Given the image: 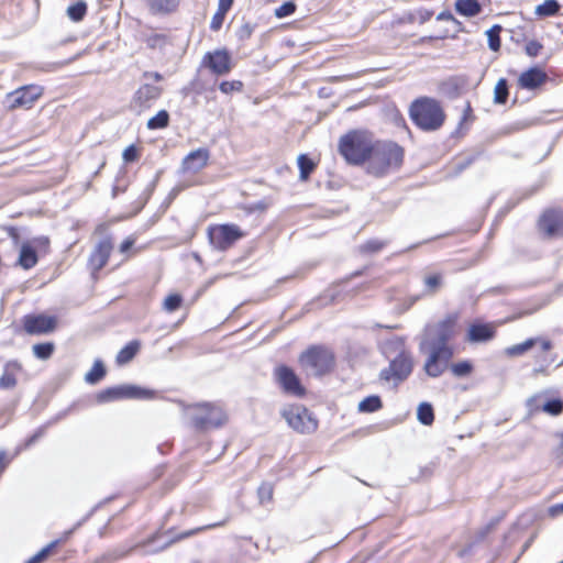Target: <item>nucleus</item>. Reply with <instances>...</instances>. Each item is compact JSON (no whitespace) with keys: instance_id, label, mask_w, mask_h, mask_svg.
I'll use <instances>...</instances> for the list:
<instances>
[{"instance_id":"nucleus-42","label":"nucleus","mask_w":563,"mask_h":563,"mask_svg":"<svg viewBox=\"0 0 563 563\" xmlns=\"http://www.w3.org/2000/svg\"><path fill=\"white\" fill-rule=\"evenodd\" d=\"M543 411L552 416H558L563 410V402L559 399H553L545 402L542 407Z\"/></svg>"},{"instance_id":"nucleus-56","label":"nucleus","mask_w":563,"mask_h":563,"mask_svg":"<svg viewBox=\"0 0 563 563\" xmlns=\"http://www.w3.org/2000/svg\"><path fill=\"white\" fill-rule=\"evenodd\" d=\"M232 4L233 0H219L218 10L227 14L228 11L231 9Z\"/></svg>"},{"instance_id":"nucleus-4","label":"nucleus","mask_w":563,"mask_h":563,"mask_svg":"<svg viewBox=\"0 0 563 563\" xmlns=\"http://www.w3.org/2000/svg\"><path fill=\"white\" fill-rule=\"evenodd\" d=\"M409 114L415 124L423 131L438 130L445 118L440 103L427 97L413 101Z\"/></svg>"},{"instance_id":"nucleus-55","label":"nucleus","mask_w":563,"mask_h":563,"mask_svg":"<svg viewBox=\"0 0 563 563\" xmlns=\"http://www.w3.org/2000/svg\"><path fill=\"white\" fill-rule=\"evenodd\" d=\"M135 243V239L130 236L125 239L120 245V252L126 253Z\"/></svg>"},{"instance_id":"nucleus-54","label":"nucleus","mask_w":563,"mask_h":563,"mask_svg":"<svg viewBox=\"0 0 563 563\" xmlns=\"http://www.w3.org/2000/svg\"><path fill=\"white\" fill-rule=\"evenodd\" d=\"M548 514L550 517L552 518H555L560 515L563 514V503H560V504H555V505H552L549 509H548Z\"/></svg>"},{"instance_id":"nucleus-16","label":"nucleus","mask_w":563,"mask_h":563,"mask_svg":"<svg viewBox=\"0 0 563 563\" xmlns=\"http://www.w3.org/2000/svg\"><path fill=\"white\" fill-rule=\"evenodd\" d=\"M55 328V317L37 314L24 318V329L29 334H45L54 331Z\"/></svg>"},{"instance_id":"nucleus-57","label":"nucleus","mask_w":563,"mask_h":563,"mask_svg":"<svg viewBox=\"0 0 563 563\" xmlns=\"http://www.w3.org/2000/svg\"><path fill=\"white\" fill-rule=\"evenodd\" d=\"M44 431H45L44 428H40L37 431H35V433L27 439L25 446H30L33 443H35L36 440L44 434Z\"/></svg>"},{"instance_id":"nucleus-20","label":"nucleus","mask_w":563,"mask_h":563,"mask_svg":"<svg viewBox=\"0 0 563 563\" xmlns=\"http://www.w3.org/2000/svg\"><path fill=\"white\" fill-rule=\"evenodd\" d=\"M179 0H145L148 11L154 15H168L178 10Z\"/></svg>"},{"instance_id":"nucleus-25","label":"nucleus","mask_w":563,"mask_h":563,"mask_svg":"<svg viewBox=\"0 0 563 563\" xmlns=\"http://www.w3.org/2000/svg\"><path fill=\"white\" fill-rule=\"evenodd\" d=\"M140 349L139 341H132L121 349L117 355V363L122 365L129 363L137 353Z\"/></svg>"},{"instance_id":"nucleus-8","label":"nucleus","mask_w":563,"mask_h":563,"mask_svg":"<svg viewBox=\"0 0 563 563\" xmlns=\"http://www.w3.org/2000/svg\"><path fill=\"white\" fill-rule=\"evenodd\" d=\"M288 426L299 433H312L318 428L316 418L300 405L289 406L283 410Z\"/></svg>"},{"instance_id":"nucleus-38","label":"nucleus","mask_w":563,"mask_h":563,"mask_svg":"<svg viewBox=\"0 0 563 563\" xmlns=\"http://www.w3.org/2000/svg\"><path fill=\"white\" fill-rule=\"evenodd\" d=\"M57 544V540L52 541L45 548L38 551L35 555L30 558L25 563H42L52 553V551L56 548Z\"/></svg>"},{"instance_id":"nucleus-43","label":"nucleus","mask_w":563,"mask_h":563,"mask_svg":"<svg viewBox=\"0 0 563 563\" xmlns=\"http://www.w3.org/2000/svg\"><path fill=\"white\" fill-rule=\"evenodd\" d=\"M243 84L240 80L223 81L220 84L219 89L221 92L229 95L233 91H241Z\"/></svg>"},{"instance_id":"nucleus-19","label":"nucleus","mask_w":563,"mask_h":563,"mask_svg":"<svg viewBox=\"0 0 563 563\" xmlns=\"http://www.w3.org/2000/svg\"><path fill=\"white\" fill-rule=\"evenodd\" d=\"M209 158L207 148L195 150L183 159L181 169L185 173H198L207 166Z\"/></svg>"},{"instance_id":"nucleus-2","label":"nucleus","mask_w":563,"mask_h":563,"mask_svg":"<svg viewBox=\"0 0 563 563\" xmlns=\"http://www.w3.org/2000/svg\"><path fill=\"white\" fill-rule=\"evenodd\" d=\"M404 150L393 142H377L367 163V172L384 176L397 170L402 164Z\"/></svg>"},{"instance_id":"nucleus-47","label":"nucleus","mask_w":563,"mask_h":563,"mask_svg":"<svg viewBox=\"0 0 563 563\" xmlns=\"http://www.w3.org/2000/svg\"><path fill=\"white\" fill-rule=\"evenodd\" d=\"M383 246H384V243H382L377 240H371L361 246V251L364 253L365 252L374 253V252H378L379 250H382Z\"/></svg>"},{"instance_id":"nucleus-31","label":"nucleus","mask_w":563,"mask_h":563,"mask_svg":"<svg viewBox=\"0 0 563 563\" xmlns=\"http://www.w3.org/2000/svg\"><path fill=\"white\" fill-rule=\"evenodd\" d=\"M87 12V4L84 1H78L75 4H71L67 9V14L70 20L75 22H79L84 19Z\"/></svg>"},{"instance_id":"nucleus-21","label":"nucleus","mask_w":563,"mask_h":563,"mask_svg":"<svg viewBox=\"0 0 563 563\" xmlns=\"http://www.w3.org/2000/svg\"><path fill=\"white\" fill-rule=\"evenodd\" d=\"M545 79V73L539 68H531L520 75L519 86L525 89H534L541 86Z\"/></svg>"},{"instance_id":"nucleus-11","label":"nucleus","mask_w":563,"mask_h":563,"mask_svg":"<svg viewBox=\"0 0 563 563\" xmlns=\"http://www.w3.org/2000/svg\"><path fill=\"white\" fill-rule=\"evenodd\" d=\"M454 321L451 319L438 323L428 331V339L421 345V349H450L446 344L448 340L453 335Z\"/></svg>"},{"instance_id":"nucleus-45","label":"nucleus","mask_w":563,"mask_h":563,"mask_svg":"<svg viewBox=\"0 0 563 563\" xmlns=\"http://www.w3.org/2000/svg\"><path fill=\"white\" fill-rule=\"evenodd\" d=\"M16 385V378L13 373L3 371L0 377V388L8 389L13 388Z\"/></svg>"},{"instance_id":"nucleus-7","label":"nucleus","mask_w":563,"mask_h":563,"mask_svg":"<svg viewBox=\"0 0 563 563\" xmlns=\"http://www.w3.org/2000/svg\"><path fill=\"white\" fill-rule=\"evenodd\" d=\"M154 391L135 385L122 384L106 388L96 395L99 404L111 402L121 399H151Z\"/></svg>"},{"instance_id":"nucleus-61","label":"nucleus","mask_w":563,"mask_h":563,"mask_svg":"<svg viewBox=\"0 0 563 563\" xmlns=\"http://www.w3.org/2000/svg\"><path fill=\"white\" fill-rule=\"evenodd\" d=\"M33 242L38 245H47L48 244V240L46 238H38V239H35Z\"/></svg>"},{"instance_id":"nucleus-35","label":"nucleus","mask_w":563,"mask_h":563,"mask_svg":"<svg viewBox=\"0 0 563 563\" xmlns=\"http://www.w3.org/2000/svg\"><path fill=\"white\" fill-rule=\"evenodd\" d=\"M298 166L300 169L301 180H307L310 173L314 169V163L305 154L299 155Z\"/></svg>"},{"instance_id":"nucleus-53","label":"nucleus","mask_w":563,"mask_h":563,"mask_svg":"<svg viewBox=\"0 0 563 563\" xmlns=\"http://www.w3.org/2000/svg\"><path fill=\"white\" fill-rule=\"evenodd\" d=\"M437 20L439 21H451L453 22L456 26H460V22L452 15L451 12L449 11H442L440 12L438 15H437Z\"/></svg>"},{"instance_id":"nucleus-39","label":"nucleus","mask_w":563,"mask_h":563,"mask_svg":"<svg viewBox=\"0 0 563 563\" xmlns=\"http://www.w3.org/2000/svg\"><path fill=\"white\" fill-rule=\"evenodd\" d=\"M181 301H183V299H181L180 295L172 294L165 298V300L163 302V308L167 312H174L180 307Z\"/></svg>"},{"instance_id":"nucleus-48","label":"nucleus","mask_w":563,"mask_h":563,"mask_svg":"<svg viewBox=\"0 0 563 563\" xmlns=\"http://www.w3.org/2000/svg\"><path fill=\"white\" fill-rule=\"evenodd\" d=\"M253 31H254V27L250 23H244L238 30L236 35H238L239 40L245 41L251 37Z\"/></svg>"},{"instance_id":"nucleus-58","label":"nucleus","mask_w":563,"mask_h":563,"mask_svg":"<svg viewBox=\"0 0 563 563\" xmlns=\"http://www.w3.org/2000/svg\"><path fill=\"white\" fill-rule=\"evenodd\" d=\"M418 15H419V22L424 23L431 18L432 13L428 10H422V11L418 12Z\"/></svg>"},{"instance_id":"nucleus-40","label":"nucleus","mask_w":563,"mask_h":563,"mask_svg":"<svg viewBox=\"0 0 563 563\" xmlns=\"http://www.w3.org/2000/svg\"><path fill=\"white\" fill-rule=\"evenodd\" d=\"M473 369V366L470 362L463 361L455 363L451 366L452 373L457 377L467 376Z\"/></svg>"},{"instance_id":"nucleus-18","label":"nucleus","mask_w":563,"mask_h":563,"mask_svg":"<svg viewBox=\"0 0 563 563\" xmlns=\"http://www.w3.org/2000/svg\"><path fill=\"white\" fill-rule=\"evenodd\" d=\"M112 249V242L108 238L96 245L89 257V266L93 275L108 263Z\"/></svg>"},{"instance_id":"nucleus-26","label":"nucleus","mask_w":563,"mask_h":563,"mask_svg":"<svg viewBox=\"0 0 563 563\" xmlns=\"http://www.w3.org/2000/svg\"><path fill=\"white\" fill-rule=\"evenodd\" d=\"M537 343H538V339L530 338L522 343L515 344L512 346L507 347L505 350V353L511 357L519 356V355L525 354L530 349H532Z\"/></svg>"},{"instance_id":"nucleus-41","label":"nucleus","mask_w":563,"mask_h":563,"mask_svg":"<svg viewBox=\"0 0 563 563\" xmlns=\"http://www.w3.org/2000/svg\"><path fill=\"white\" fill-rule=\"evenodd\" d=\"M442 277L440 274L427 276L424 278V286L429 294H434L441 286Z\"/></svg>"},{"instance_id":"nucleus-27","label":"nucleus","mask_w":563,"mask_h":563,"mask_svg":"<svg viewBox=\"0 0 563 563\" xmlns=\"http://www.w3.org/2000/svg\"><path fill=\"white\" fill-rule=\"evenodd\" d=\"M417 418L424 426L432 424L434 420L432 406L429 402H421L417 409Z\"/></svg>"},{"instance_id":"nucleus-5","label":"nucleus","mask_w":563,"mask_h":563,"mask_svg":"<svg viewBox=\"0 0 563 563\" xmlns=\"http://www.w3.org/2000/svg\"><path fill=\"white\" fill-rule=\"evenodd\" d=\"M194 427L200 431L219 428L227 422V413L221 406L212 402L189 405L184 408Z\"/></svg>"},{"instance_id":"nucleus-3","label":"nucleus","mask_w":563,"mask_h":563,"mask_svg":"<svg viewBox=\"0 0 563 563\" xmlns=\"http://www.w3.org/2000/svg\"><path fill=\"white\" fill-rule=\"evenodd\" d=\"M387 344L397 351V355L390 361L388 367L380 371L379 379L397 387L411 374L413 369V360L411 354L405 349L402 340L394 339Z\"/></svg>"},{"instance_id":"nucleus-17","label":"nucleus","mask_w":563,"mask_h":563,"mask_svg":"<svg viewBox=\"0 0 563 563\" xmlns=\"http://www.w3.org/2000/svg\"><path fill=\"white\" fill-rule=\"evenodd\" d=\"M539 228L548 236L563 235V211H545L539 220Z\"/></svg>"},{"instance_id":"nucleus-63","label":"nucleus","mask_w":563,"mask_h":563,"mask_svg":"<svg viewBox=\"0 0 563 563\" xmlns=\"http://www.w3.org/2000/svg\"><path fill=\"white\" fill-rule=\"evenodd\" d=\"M560 451L563 454V437H562V440H561V443H560Z\"/></svg>"},{"instance_id":"nucleus-14","label":"nucleus","mask_w":563,"mask_h":563,"mask_svg":"<svg viewBox=\"0 0 563 563\" xmlns=\"http://www.w3.org/2000/svg\"><path fill=\"white\" fill-rule=\"evenodd\" d=\"M202 65L216 75H225L231 68V56L227 49L208 52L202 59Z\"/></svg>"},{"instance_id":"nucleus-46","label":"nucleus","mask_w":563,"mask_h":563,"mask_svg":"<svg viewBox=\"0 0 563 563\" xmlns=\"http://www.w3.org/2000/svg\"><path fill=\"white\" fill-rule=\"evenodd\" d=\"M258 498H260V501L262 504H264L265 501H269L273 497V487L271 484H262L260 487H258Z\"/></svg>"},{"instance_id":"nucleus-50","label":"nucleus","mask_w":563,"mask_h":563,"mask_svg":"<svg viewBox=\"0 0 563 563\" xmlns=\"http://www.w3.org/2000/svg\"><path fill=\"white\" fill-rule=\"evenodd\" d=\"M122 157H123L124 162H126V163L136 161L139 157L136 147L134 145L128 146L123 151Z\"/></svg>"},{"instance_id":"nucleus-32","label":"nucleus","mask_w":563,"mask_h":563,"mask_svg":"<svg viewBox=\"0 0 563 563\" xmlns=\"http://www.w3.org/2000/svg\"><path fill=\"white\" fill-rule=\"evenodd\" d=\"M145 43L152 49H162L168 44V37L165 34L152 33L145 37Z\"/></svg>"},{"instance_id":"nucleus-30","label":"nucleus","mask_w":563,"mask_h":563,"mask_svg":"<svg viewBox=\"0 0 563 563\" xmlns=\"http://www.w3.org/2000/svg\"><path fill=\"white\" fill-rule=\"evenodd\" d=\"M169 114L166 110H161L156 115L147 121V128L150 130L163 129L168 125Z\"/></svg>"},{"instance_id":"nucleus-60","label":"nucleus","mask_w":563,"mask_h":563,"mask_svg":"<svg viewBox=\"0 0 563 563\" xmlns=\"http://www.w3.org/2000/svg\"><path fill=\"white\" fill-rule=\"evenodd\" d=\"M8 233L9 235L13 239V241L15 243H18V240H19V233H18V230L15 228H9L8 229Z\"/></svg>"},{"instance_id":"nucleus-36","label":"nucleus","mask_w":563,"mask_h":563,"mask_svg":"<svg viewBox=\"0 0 563 563\" xmlns=\"http://www.w3.org/2000/svg\"><path fill=\"white\" fill-rule=\"evenodd\" d=\"M560 9L559 3L555 0H545L542 4L538 5L536 9V13L539 15H553Z\"/></svg>"},{"instance_id":"nucleus-44","label":"nucleus","mask_w":563,"mask_h":563,"mask_svg":"<svg viewBox=\"0 0 563 563\" xmlns=\"http://www.w3.org/2000/svg\"><path fill=\"white\" fill-rule=\"evenodd\" d=\"M296 10V4L292 1H287L284 4H282L279 8L275 9V15L278 19L288 16L292 14Z\"/></svg>"},{"instance_id":"nucleus-23","label":"nucleus","mask_w":563,"mask_h":563,"mask_svg":"<svg viewBox=\"0 0 563 563\" xmlns=\"http://www.w3.org/2000/svg\"><path fill=\"white\" fill-rule=\"evenodd\" d=\"M494 331L485 324H473L468 329V340L472 342H484L493 338Z\"/></svg>"},{"instance_id":"nucleus-49","label":"nucleus","mask_w":563,"mask_h":563,"mask_svg":"<svg viewBox=\"0 0 563 563\" xmlns=\"http://www.w3.org/2000/svg\"><path fill=\"white\" fill-rule=\"evenodd\" d=\"M225 13L217 10V12L213 14L211 22H210V29L213 31H218L221 29L223 21H224Z\"/></svg>"},{"instance_id":"nucleus-37","label":"nucleus","mask_w":563,"mask_h":563,"mask_svg":"<svg viewBox=\"0 0 563 563\" xmlns=\"http://www.w3.org/2000/svg\"><path fill=\"white\" fill-rule=\"evenodd\" d=\"M34 355L40 360H47L54 352L53 343H40L32 347Z\"/></svg>"},{"instance_id":"nucleus-52","label":"nucleus","mask_w":563,"mask_h":563,"mask_svg":"<svg viewBox=\"0 0 563 563\" xmlns=\"http://www.w3.org/2000/svg\"><path fill=\"white\" fill-rule=\"evenodd\" d=\"M21 369H22V366H21V364L18 361H9L4 365V369L3 371L10 372V373H13V375H16V373L21 372Z\"/></svg>"},{"instance_id":"nucleus-6","label":"nucleus","mask_w":563,"mask_h":563,"mask_svg":"<svg viewBox=\"0 0 563 563\" xmlns=\"http://www.w3.org/2000/svg\"><path fill=\"white\" fill-rule=\"evenodd\" d=\"M299 363L308 375L321 376L332 369L334 355L325 347L312 346L300 355Z\"/></svg>"},{"instance_id":"nucleus-29","label":"nucleus","mask_w":563,"mask_h":563,"mask_svg":"<svg viewBox=\"0 0 563 563\" xmlns=\"http://www.w3.org/2000/svg\"><path fill=\"white\" fill-rule=\"evenodd\" d=\"M361 412H374L382 408V400L378 396H368L358 404Z\"/></svg>"},{"instance_id":"nucleus-64","label":"nucleus","mask_w":563,"mask_h":563,"mask_svg":"<svg viewBox=\"0 0 563 563\" xmlns=\"http://www.w3.org/2000/svg\"><path fill=\"white\" fill-rule=\"evenodd\" d=\"M191 534H192V531H190V532H186V533H184L181 537H183V538H185V537H189V536H191Z\"/></svg>"},{"instance_id":"nucleus-1","label":"nucleus","mask_w":563,"mask_h":563,"mask_svg":"<svg viewBox=\"0 0 563 563\" xmlns=\"http://www.w3.org/2000/svg\"><path fill=\"white\" fill-rule=\"evenodd\" d=\"M376 143L367 131H352L340 139L339 152L347 163L360 165L368 162Z\"/></svg>"},{"instance_id":"nucleus-13","label":"nucleus","mask_w":563,"mask_h":563,"mask_svg":"<svg viewBox=\"0 0 563 563\" xmlns=\"http://www.w3.org/2000/svg\"><path fill=\"white\" fill-rule=\"evenodd\" d=\"M43 93V88L40 86L31 85L16 89L8 95L9 107L15 108H30L35 100Z\"/></svg>"},{"instance_id":"nucleus-28","label":"nucleus","mask_w":563,"mask_h":563,"mask_svg":"<svg viewBox=\"0 0 563 563\" xmlns=\"http://www.w3.org/2000/svg\"><path fill=\"white\" fill-rule=\"evenodd\" d=\"M106 375V368L101 361H96L91 369L85 375V380L89 384H96Z\"/></svg>"},{"instance_id":"nucleus-9","label":"nucleus","mask_w":563,"mask_h":563,"mask_svg":"<svg viewBox=\"0 0 563 563\" xmlns=\"http://www.w3.org/2000/svg\"><path fill=\"white\" fill-rule=\"evenodd\" d=\"M208 236L217 250L224 251L241 239L243 233L235 224H222L209 228Z\"/></svg>"},{"instance_id":"nucleus-34","label":"nucleus","mask_w":563,"mask_h":563,"mask_svg":"<svg viewBox=\"0 0 563 563\" xmlns=\"http://www.w3.org/2000/svg\"><path fill=\"white\" fill-rule=\"evenodd\" d=\"M508 98V85L505 78H500L494 88V100L496 103H505Z\"/></svg>"},{"instance_id":"nucleus-62","label":"nucleus","mask_w":563,"mask_h":563,"mask_svg":"<svg viewBox=\"0 0 563 563\" xmlns=\"http://www.w3.org/2000/svg\"><path fill=\"white\" fill-rule=\"evenodd\" d=\"M5 453L0 452V468L3 470L7 466V463L4 462Z\"/></svg>"},{"instance_id":"nucleus-59","label":"nucleus","mask_w":563,"mask_h":563,"mask_svg":"<svg viewBox=\"0 0 563 563\" xmlns=\"http://www.w3.org/2000/svg\"><path fill=\"white\" fill-rule=\"evenodd\" d=\"M538 342L541 343V347L543 351H549L552 349V343L550 340L547 339H538Z\"/></svg>"},{"instance_id":"nucleus-24","label":"nucleus","mask_w":563,"mask_h":563,"mask_svg":"<svg viewBox=\"0 0 563 563\" xmlns=\"http://www.w3.org/2000/svg\"><path fill=\"white\" fill-rule=\"evenodd\" d=\"M455 10L464 16H474L479 13L481 5L477 0H456Z\"/></svg>"},{"instance_id":"nucleus-33","label":"nucleus","mask_w":563,"mask_h":563,"mask_svg":"<svg viewBox=\"0 0 563 563\" xmlns=\"http://www.w3.org/2000/svg\"><path fill=\"white\" fill-rule=\"evenodd\" d=\"M500 32L501 26L497 24L493 25L489 30L486 31L488 47L494 52H497L500 48Z\"/></svg>"},{"instance_id":"nucleus-12","label":"nucleus","mask_w":563,"mask_h":563,"mask_svg":"<svg viewBox=\"0 0 563 563\" xmlns=\"http://www.w3.org/2000/svg\"><path fill=\"white\" fill-rule=\"evenodd\" d=\"M161 96V88L154 85H142L134 93L130 107L136 113L150 109Z\"/></svg>"},{"instance_id":"nucleus-15","label":"nucleus","mask_w":563,"mask_h":563,"mask_svg":"<svg viewBox=\"0 0 563 563\" xmlns=\"http://www.w3.org/2000/svg\"><path fill=\"white\" fill-rule=\"evenodd\" d=\"M275 377L284 391L295 396H302L305 394L299 378L291 368L284 365L278 366L275 369Z\"/></svg>"},{"instance_id":"nucleus-10","label":"nucleus","mask_w":563,"mask_h":563,"mask_svg":"<svg viewBox=\"0 0 563 563\" xmlns=\"http://www.w3.org/2000/svg\"><path fill=\"white\" fill-rule=\"evenodd\" d=\"M429 356L426 360L423 369L430 377H439L448 367L449 361L453 356L451 349H428Z\"/></svg>"},{"instance_id":"nucleus-51","label":"nucleus","mask_w":563,"mask_h":563,"mask_svg":"<svg viewBox=\"0 0 563 563\" xmlns=\"http://www.w3.org/2000/svg\"><path fill=\"white\" fill-rule=\"evenodd\" d=\"M541 48H542V45L540 43L532 41L526 45V53L529 56L534 57L540 53Z\"/></svg>"},{"instance_id":"nucleus-22","label":"nucleus","mask_w":563,"mask_h":563,"mask_svg":"<svg viewBox=\"0 0 563 563\" xmlns=\"http://www.w3.org/2000/svg\"><path fill=\"white\" fill-rule=\"evenodd\" d=\"M37 263V255L35 249L30 242H25L21 245L18 264L24 269L34 267Z\"/></svg>"}]
</instances>
